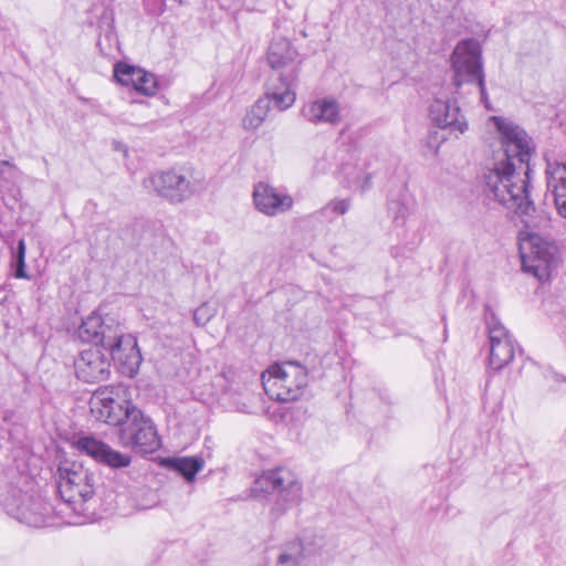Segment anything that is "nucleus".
Returning <instances> with one entry per match:
<instances>
[{"label": "nucleus", "instance_id": "obj_1", "mask_svg": "<svg viewBox=\"0 0 566 566\" xmlns=\"http://www.w3.org/2000/svg\"><path fill=\"white\" fill-rule=\"evenodd\" d=\"M78 337L83 342L101 346L123 375L130 378L137 375L143 361L137 339L133 335L124 334L114 317L95 313L87 316L78 327Z\"/></svg>", "mask_w": 566, "mask_h": 566}, {"label": "nucleus", "instance_id": "obj_2", "mask_svg": "<svg viewBox=\"0 0 566 566\" xmlns=\"http://www.w3.org/2000/svg\"><path fill=\"white\" fill-rule=\"evenodd\" d=\"M492 120L500 134L501 148L496 153L493 167L484 174L489 191L490 178L493 175L503 181L501 187L523 181L532 155L530 138L522 127L501 116H493Z\"/></svg>", "mask_w": 566, "mask_h": 566}, {"label": "nucleus", "instance_id": "obj_3", "mask_svg": "<svg viewBox=\"0 0 566 566\" xmlns=\"http://www.w3.org/2000/svg\"><path fill=\"white\" fill-rule=\"evenodd\" d=\"M531 168H526L525 178L516 184H506L501 187V179L496 175L490 178L491 190L494 199L509 210L522 218L526 231H546L551 228L552 219L544 210H537L530 197Z\"/></svg>", "mask_w": 566, "mask_h": 566}, {"label": "nucleus", "instance_id": "obj_4", "mask_svg": "<svg viewBox=\"0 0 566 566\" xmlns=\"http://www.w3.org/2000/svg\"><path fill=\"white\" fill-rule=\"evenodd\" d=\"M56 489L66 506L77 515H87L86 503L93 497L94 474L76 462L65 461L59 465Z\"/></svg>", "mask_w": 566, "mask_h": 566}, {"label": "nucleus", "instance_id": "obj_5", "mask_svg": "<svg viewBox=\"0 0 566 566\" xmlns=\"http://www.w3.org/2000/svg\"><path fill=\"white\" fill-rule=\"evenodd\" d=\"M92 416L106 424L123 427L139 409L130 401L126 385L106 386L96 389L90 399Z\"/></svg>", "mask_w": 566, "mask_h": 566}, {"label": "nucleus", "instance_id": "obj_6", "mask_svg": "<svg viewBox=\"0 0 566 566\" xmlns=\"http://www.w3.org/2000/svg\"><path fill=\"white\" fill-rule=\"evenodd\" d=\"M522 269L539 281L548 280L558 263V247L538 232H523L520 237Z\"/></svg>", "mask_w": 566, "mask_h": 566}, {"label": "nucleus", "instance_id": "obj_7", "mask_svg": "<svg viewBox=\"0 0 566 566\" xmlns=\"http://www.w3.org/2000/svg\"><path fill=\"white\" fill-rule=\"evenodd\" d=\"M254 492L276 493L271 516L280 518L287 510L297 505L302 499V484L295 474L286 468H277L262 473L254 481Z\"/></svg>", "mask_w": 566, "mask_h": 566}, {"label": "nucleus", "instance_id": "obj_8", "mask_svg": "<svg viewBox=\"0 0 566 566\" xmlns=\"http://www.w3.org/2000/svg\"><path fill=\"white\" fill-rule=\"evenodd\" d=\"M266 395L277 401L298 399L307 386V370L296 361L274 364L261 376Z\"/></svg>", "mask_w": 566, "mask_h": 566}, {"label": "nucleus", "instance_id": "obj_9", "mask_svg": "<svg viewBox=\"0 0 566 566\" xmlns=\"http://www.w3.org/2000/svg\"><path fill=\"white\" fill-rule=\"evenodd\" d=\"M451 63L454 85L460 87L464 83H473L480 91L481 99L486 101L480 43L474 39L460 41L453 50Z\"/></svg>", "mask_w": 566, "mask_h": 566}, {"label": "nucleus", "instance_id": "obj_10", "mask_svg": "<svg viewBox=\"0 0 566 566\" xmlns=\"http://www.w3.org/2000/svg\"><path fill=\"white\" fill-rule=\"evenodd\" d=\"M119 440L136 453H153L161 447V440L153 419L140 409L120 428Z\"/></svg>", "mask_w": 566, "mask_h": 566}, {"label": "nucleus", "instance_id": "obj_11", "mask_svg": "<svg viewBox=\"0 0 566 566\" xmlns=\"http://www.w3.org/2000/svg\"><path fill=\"white\" fill-rule=\"evenodd\" d=\"M297 57V50L287 39H274L269 46L266 59L269 65L279 71V74L271 78L269 84L295 91L300 65Z\"/></svg>", "mask_w": 566, "mask_h": 566}, {"label": "nucleus", "instance_id": "obj_12", "mask_svg": "<svg viewBox=\"0 0 566 566\" xmlns=\"http://www.w3.org/2000/svg\"><path fill=\"white\" fill-rule=\"evenodd\" d=\"M143 187L172 203L185 201L195 191L190 180L177 169L151 174L143 180Z\"/></svg>", "mask_w": 566, "mask_h": 566}, {"label": "nucleus", "instance_id": "obj_13", "mask_svg": "<svg viewBox=\"0 0 566 566\" xmlns=\"http://www.w3.org/2000/svg\"><path fill=\"white\" fill-rule=\"evenodd\" d=\"M8 515L29 526L40 527L45 523L49 507L40 497L12 488L2 501Z\"/></svg>", "mask_w": 566, "mask_h": 566}, {"label": "nucleus", "instance_id": "obj_14", "mask_svg": "<svg viewBox=\"0 0 566 566\" xmlns=\"http://www.w3.org/2000/svg\"><path fill=\"white\" fill-rule=\"evenodd\" d=\"M295 99L296 93L294 90L289 87L280 88L269 84L265 94L247 111L242 119L243 128L247 130L259 128L272 109V105L282 112L291 107Z\"/></svg>", "mask_w": 566, "mask_h": 566}, {"label": "nucleus", "instance_id": "obj_15", "mask_svg": "<svg viewBox=\"0 0 566 566\" xmlns=\"http://www.w3.org/2000/svg\"><path fill=\"white\" fill-rule=\"evenodd\" d=\"M76 377L85 382H98L107 379L111 360L101 347L84 349L74 361Z\"/></svg>", "mask_w": 566, "mask_h": 566}, {"label": "nucleus", "instance_id": "obj_16", "mask_svg": "<svg viewBox=\"0 0 566 566\" xmlns=\"http://www.w3.org/2000/svg\"><path fill=\"white\" fill-rule=\"evenodd\" d=\"M75 447L81 453H84L97 463L112 469L126 468L132 462V457L129 454L114 450L104 441L91 436L80 437L75 442Z\"/></svg>", "mask_w": 566, "mask_h": 566}, {"label": "nucleus", "instance_id": "obj_17", "mask_svg": "<svg viewBox=\"0 0 566 566\" xmlns=\"http://www.w3.org/2000/svg\"><path fill=\"white\" fill-rule=\"evenodd\" d=\"M253 201L260 212L270 217L286 212L293 206V199L290 195L263 182L255 185Z\"/></svg>", "mask_w": 566, "mask_h": 566}, {"label": "nucleus", "instance_id": "obj_18", "mask_svg": "<svg viewBox=\"0 0 566 566\" xmlns=\"http://www.w3.org/2000/svg\"><path fill=\"white\" fill-rule=\"evenodd\" d=\"M114 77L125 86H133L137 92L153 96L157 93V80L154 74L126 63H116Z\"/></svg>", "mask_w": 566, "mask_h": 566}, {"label": "nucleus", "instance_id": "obj_19", "mask_svg": "<svg viewBox=\"0 0 566 566\" xmlns=\"http://www.w3.org/2000/svg\"><path fill=\"white\" fill-rule=\"evenodd\" d=\"M429 115L431 120L441 128H449L451 132L460 134L468 129V123L461 115L455 101L434 99L430 105Z\"/></svg>", "mask_w": 566, "mask_h": 566}, {"label": "nucleus", "instance_id": "obj_20", "mask_svg": "<svg viewBox=\"0 0 566 566\" xmlns=\"http://www.w3.org/2000/svg\"><path fill=\"white\" fill-rule=\"evenodd\" d=\"M546 180L558 216L566 219V163H548Z\"/></svg>", "mask_w": 566, "mask_h": 566}, {"label": "nucleus", "instance_id": "obj_21", "mask_svg": "<svg viewBox=\"0 0 566 566\" xmlns=\"http://www.w3.org/2000/svg\"><path fill=\"white\" fill-rule=\"evenodd\" d=\"M303 116L313 124L339 123V105L333 98H322L314 101L302 109Z\"/></svg>", "mask_w": 566, "mask_h": 566}, {"label": "nucleus", "instance_id": "obj_22", "mask_svg": "<svg viewBox=\"0 0 566 566\" xmlns=\"http://www.w3.org/2000/svg\"><path fill=\"white\" fill-rule=\"evenodd\" d=\"M275 549L277 554L273 566H301L308 555L315 553L307 548L300 538L283 543Z\"/></svg>", "mask_w": 566, "mask_h": 566}, {"label": "nucleus", "instance_id": "obj_23", "mask_svg": "<svg viewBox=\"0 0 566 566\" xmlns=\"http://www.w3.org/2000/svg\"><path fill=\"white\" fill-rule=\"evenodd\" d=\"M161 464L180 474L187 482H192L203 469L205 461L199 457H168L161 460Z\"/></svg>", "mask_w": 566, "mask_h": 566}, {"label": "nucleus", "instance_id": "obj_24", "mask_svg": "<svg viewBox=\"0 0 566 566\" xmlns=\"http://www.w3.org/2000/svg\"><path fill=\"white\" fill-rule=\"evenodd\" d=\"M514 357V340L513 338L502 343L490 345V366L494 370H500L506 366Z\"/></svg>", "mask_w": 566, "mask_h": 566}, {"label": "nucleus", "instance_id": "obj_25", "mask_svg": "<svg viewBox=\"0 0 566 566\" xmlns=\"http://www.w3.org/2000/svg\"><path fill=\"white\" fill-rule=\"evenodd\" d=\"M25 251L27 245L24 239H20L12 255V266L14 269V276L17 279L29 277L25 271Z\"/></svg>", "mask_w": 566, "mask_h": 566}, {"label": "nucleus", "instance_id": "obj_26", "mask_svg": "<svg viewBox=\"0 0 566 566\" xmlns=\"http://www.w3.org/2000/svg\"><path fill=\"white\" fill-rule=\"evenodd\" d=\"M21 175V170L12 161L0 159V179L4 184L15 185Z\"/></svg>", "mask_w": 566, "mask_h": 566}, {"label": "nucleus", "instance_id": "obj_27", "mask_svg": "<svg viewBox=\"0 0 566 566\" xmlns=\"http://www.w3.org/2000/svg\"><path fill=\"white\" fill-rule=\"evenodd\" d=\"M488 327L490 345L512 338L507 329L494 316L488 321Z\"/></svg>", "mask_w": 566, "mask_h": 566}, {"label": "nucleus", "instance_id": "obj_28", "mask_svg": "<svg viewBox=\"0 0 566 566\" xmlns=\"http://www.w3.org/2000/svg\"><path fill=\"white\" fill-rule=\"evenodd\" d=\"M213 315L214 311L207 303H203L195 310L193 321L197 325L203 326L211 319Z\"/></svg>", "mask_w": 566, "mask_h": 566}, {"label": "nucleus", "instance_id": "obj_29", "mask_svg": "<svg viewBox=\"0 0 566 566\" xmlns=\"http://www.w3.org/2000/svg\"><path fill=\"white\" fill-rule=\"evenodd\" d=\"M349 208L350 201L347 199L332 200L322 209V213L327 214L332 211L335 214H344L349 210Z\"/></svg>", "mask_w": 566, "mask_h": 566}, {"label": "nucleus", "instance_id": "obj_30", "mask_svg": "<svg viewBox=\"0 0 566 566\" xmlns=\"http://www.w3.org/2000/svg\"><path fill=\"white\" fill-rule=\"evenodd\" d=\"M389 211L394 213V219L396 221L399 219L405 220L407 207L398 200H392L389 202Z\"/></svg>", "mask_w": 566, "mask_h": 566}, {"label": "nucleus", "instance_id": "obj_31", "mask_svg": "<svg viewBox=\"0 0 566 566\" xmlns=\"http://www.w3.org/2000/svg\"><path fill=\"white\" fill-rule=\"evenodd\" d=\"M370 180H371V174L364 172L363 176H357L353 179V185L355 189H358L360 191H365L370 187Z\"/></svg>", "mask_w": 566, "mask_h": 566}]
</instances>
